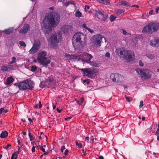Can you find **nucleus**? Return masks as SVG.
<instances>
[{"label":"nucleus","instance_id":"1","mask_svg":"<svg viewBox=\"0 0 159 159\" xmlns=\"http://www.w3.org/2000/svg\"><path fill=\"white\" fill-rule=\"evenodd\" d=\"M60 19V15L58 13H51L46 16L43 22V29L45 34H49L52 28L58 25Z\"/></svg>","mask_w":159,"mask_h":159},{"label":"nucleus","instance_id":"2","mask_svg":"<svg viewBox=\"0 0 159 159\" xmlns=\"http://www.w3.org/2000/svg\"><path fill=\"white\" fill-rule=\"evenodd\" d=\"M65 56L70 60H75L77 61L81 60L84 63L85 62L90 64H91L90 60L93 58L92 56L88 53H84L79 55H72L66 53Z\"/></svg>","mask_w":159,"mask_h":159},{"label":"nucleus","instance_id":"3","mask_svg":"<svg viewBox=\"0 0 159 159\" xmlns=\"http://www.w3.org/2000/svg\"><path fill=\"white\" fill-rule=\"evenodd\" d=\"M159 27L158 23H150L143 28L142 32L143 34H150L157 31L159 29Z\"/></svg>","mask_w":159,"mask_h":159},{"label":"nucleus","instance_id":"4","mask_svg":"<svg viewBox=\"0 0 159 159\" xmlns=\"http://www.w3.org/2000/svg\"><path fill=\"white\" fill-rule=\"evenodd\" d=\"M83 37V34L80 32L76 33L74 34L73 37L72 43L74 47L80 49L83 48L82 42L81 39Z\"/></svg>","mask_w":159,"mask_h":159},{"label":"nucleus","instance_id":"5","mask_svg":"<svg viewBox=\"0 0 159 159\" xmlns=\"http://www.w3.org/2000/svg\"><path fill=\"white\" fill-rule=\"evenodd\" d=\"M83 75L91 79L96 76L98 72V69L93 68H85L80 69Z\"/></svg>","mask_w":159,"mask_h":159},{"label":"nucleus","instance_id":"6","mask_svg":"<svg viewBox=\"0 0 159 159\" xmlns=\"http://www.w3.org/2000/svg\"><path fill=\"white\" fill-rule=\"evenodd\" d=\"M46 55L45 52H42L38 54L37 59L39 63L43 66L47 67L48 64L50 63L51 60L46 57Z\"/></svg>","mask_w":159,"mask_h":159},{"label":"nucleus","instance_id":"7","mask_svg":"<svg viewBox=\"0 0 159 159\" xmlns=\"http://www.w3.org/2000/svg\"><path fill=\"white\" fill-rule=\"evenodd\" d=\"M61 33L59 32L52 34L48 42L51 45L54 47L61 41Z\"/></svg>","mask_w":159,"mask_h":159},{"label":"nucleus","instance_id":"8","mask_svg":"<svg viewBox=\"0 0 159 159\" xmlns=\"http://www.w3.org/2000/svg\"><path fill=\"white\" fill-rule=\"evenodd\" d=\"M135 70L140 75L141 78L145 79H148L150 78L152 75V72L148 69H141L137 68Z\"/></svg>","mask_w":159,"mask_h":159},{"label":"nucleus","instance_id":"9","mask_svg":"<svg viewBox=\"0 0 159 159\" xmlns=\"http://www.w3.org/2000/svg\"><path fill=\"white\" fill-rule=\"evenodd\" d=\"M33 88L34 84L31 80H27L20 83L19 89L20 90H32Z\"/></svg>","mask_w":159,"mask_h":159},{"label":"nucleus","instance_id":"10","mask_svg":"<svg viewBox=\"0 0 159 159\" xmlns=\"http://www.w3.org/2000/svg\"><path fill=\"white\" fill-rule=\"evenodd\" d=\"M103 37L100 34L94 35L93 38L92 43L96 47H99L101 46V43L102 41Z\"/></svg>","mask_w":159,"mask_h":159},{"label":"nucleus","instance_id":"11","mask_svg":"<svg viewBox=\"0 0 159 159\" xmlns=\"http://www.w3.org/2000/svg\"><path fill=\"white\" fill-rule=\"evenodd\" d=\"M115 52L120 58H126L128 56V51L124 48H120L116 49Z\"/></svg>","mask_w":159,"mask_h":159},{"label":"nucleus","instance_id":"12","mask_svg":"<svg viewBox=\"0 0 159 159\" xmlns=\"http://www.w3.org/2000/svg\"><path fill=\"white\" fill-rule=\"evenodd\" d=\"M40 43L39 41H35L33 45L29 52L30 54H34L37 52L39 49Z\"/></svg>","mask_w":159,"mask_h":159},{"label":"nucleus","instance_id":"13","mask_svg":"<svg viewBox=\"0 0 159 159\" xmlns=\"http://www.w3.org/2000/svg\"><path fill=\"white\" fill-rule=\"evenodd\" d=\"M98 15L102 16V18L101 19L102 21H105L107 20V14L103 11H100L99 10H95V16L98 17V18H100L98 16Z\"/></svg>","mask_w":159,"mask_h":159},{"label":"nucleus","instance_id":"14","mask_svg":"<svg viewBox=\"0 0 159 159\" xmlns=\"http://www.w3.org/2000/svg\"><path fill=\"white\" fill-rule=\"evenodd\" d=\"M61 31L65 34H68L71 32L73 30V27L70 25H66L61 27Z\"/></svg>","mask_w":159,"mask_h":159},{"label":"nucleus","instance_id":"15","mask_svg":"<svg viewBox=\"0 0 159 159\" xmlns=\"http://www.w3.org/2000/svg\"><path fill=\"white\" fill-rule=\"evenodd\" d=\"M55 83V81L52 78H48L46 80L44 83L45 85L48 87H50L51 86H54Z\"/></svg>","mask_w":159,"mask_h":159},{"label":"nucleus","instance_id":"16","mask_svg":"<svg viewBox=\"0 0 159 159\" xmlns=\"http://www.w3.org/2000/svg\"><path fill=\"white\" fill-rule=\"evenodd\" d=\"M30 29V27L29 25L26 24L24 25L23 27L19 30V32L20 33L25 34Z\"/></svg>","mask_w":159,"mask_h":159},{"label":"nucleus","instance_id":"17","mask_svg":"<svg viewBox=\"0 0 159 159\" xmlns=\"http://www.w3.org/2000/svg\"><path fill=\"white\" fill-rule=\"evenodd\" d=\"M128 56H127L126 58H124L128 61H130L133 60L134 58V53L132 51H129L128 52Z\"/></svg>","mask_w":159,"mask_h":159},{"label":"nucleus","instance_id":"18","mask_svg":"<svg viewBox=\"0 0 159 159\" xmlns=\"http://www.w3.org/2000/svg\"><path fill=\"white\" fill-rule=\"evenodd\" d=\"M150 44L153 47H159V38H154L150 42Z\"/></svg>","mask_w":159,"mask_h":159},{"label":"nucleus","instance_id":"19","mask_svg":"<svg viewBox=\"0 0 159 159\" xmlns=\"http://www.w3.org/2000/svg\"><path fill=\"white\" fill-rule=\"evenodd\" d=\"M14 80V79L12 76H10L7 78L6 82V84L7 85L10 84Z\"/></svg>","mask_w":159,"mask_h":159},{"label":"nucleus","instance_id":"20","mask_svg":"<svg viewBox=\"0 0 159 159\" xmlns=\"http://www.w3.org/2000/svg\"><path fill=\"white\" fill-rule=\"evenodd\" d=\"M13 30V29L9 28L7 29H6L3 31L4 34H9L12 32Z\"/></svg>","mask_w":159,"mask_h":159},{"label":"nucleus","instance_id":"21","mask_svg":"<svg viewBox=\"0 0 159 159\" xmlns=\"http://www.w3.org/2000/svg\"><path fill=\"white\" fill-rule=\"evenodd\" d=\"M100 3L102 4L107 5L110 3L109 0H98Z\"/></svg>","mask_w":159,"mask_h":159},{"label":"nucleus","instance_id":"22","mask_svg":"<svg viewBox=\"0 0 159 159\" xmlns=\"http://www.w3.org/2000/svg\"><path fill=\"white\" fill-rule=\"evenodd\" d=\"M8 133L6 131L2 132L0 134V137L2 138H5L8 135Z\"/></svg>","mask_w":159,"mask_h":159},{"label":"nucleus","instance_id":"23","mask_svg":"<svg viewBox=\"0 0 159 159\" xmlns=\"http://www.w3.org/2000/svg\"><path fill=\"white\" fill-rule=\"evenodd\" d=\"M116 13L118 15H120L124 12V10L120 9H116L115 10Z\"/></svg>","mask_w":159,"mask_h":159},{"label":"nucleus","instance_id":"24","mask_svg":"<svg viewBox=\"0 0 159 159\" xmlns=\"http://www.w3.org/2000/svg\"><path fill=\"white\" fill-rule=\"evenodd\" d=\"M117 76V75H115L114 74H111L110 77L113 81L115 82L116 81V77Z\"/></svg>","mask_w":159,"mask_h":159},{"label":"nucleus","instance_id":"25","mask_svg":"<svg viewBox=\"0 0 159 159\" xmlns=\"http://www.w3.org/2000/svg\"><path fill=\"white\" fill-rule=\"evenodd\" d=\"M1 70L3 71H6L8 70L7 66H2L1 67Z\"/></svg>","mask_w":159,"mask_h":159},{"label":"nucleus","instance_id":"26","mask_svg":"<svg viewBox=\"0 0 159 159\" xmlns=\"http://www.w3.org/2000/svg\"><path fill=\"white\" fill-rule=\"evenodd\" d=\"M75 16L76 17L79 18L81 16L82 14L80 11H77L75 13Z\"/></svg>","mask_w":159,"mask_h":159},{"label":"nucleus","instance_id":"27","mask_svg":"<svg viewBox=\"0 0 159 159\" xmlns=\"http://www.w3.org/2000/svg\"><path fill=\"white\" fill-rule=\"evenodd\" d=\"M37 66H33L31 67L30 70L32 72H34L37 70Z\"/></svg>","mask_w":159,"mask_h":159},{"label":"nucleus","instance_id":"28","mask_svg":"<svg viewBox=\"0 0 159 159\" xmlns=\"http://www.w3.org/2000/svg\"><path fill=\"white\" fill-rule=\"evenodd\" d=\"M74 3H75V2L74 1H68V2H66V3H65L64 4V5H65L66 6H67L69 4L74 5Z\"/></svg>","mask_w":159,"mask_h":159},{"label":"nucleus","instance_id":"29","mask_svg":"<svg viewBox=\"0 0 159 159\" xmlns=\"http://www.w3.org/2000/svg\"><path fill=\"white\" fill-rule=\"evenodd\" d=\"M121 4L123 6H128V3L125 1H121Z\"/></svg>","mask_w":159,"mask_h":159},{"label":"nucleus","instance_id":"30","mask_svg":"<svg viewBox=\"0 0 159 159\" xmlns=\"http://www.w3.org/2000/svg\"><path fill=\"white\" fill-rule=\"evenodd\" d=\"M116 18V17L114 16L113 15H111L110 17V20L111 22H113Z\"/></svg>","mask_w":159,"mask_h":159},{"label":"nucleus","instance_id":"31","mask_svg":"<svg viewBox=\"0 0 159 159\" xmlns=\"http://www.w3.org/2000/svg\"><path fill=\"white\" fill-rule=\"evenodd\" d=\"M12 61H11L9 63V64L11 65L13 63H15L16 60V58L15 57H13L12 58Z\"/></svg>","mask_w":159,"mask_h":159},{"label":"nucleus","instance_id":"32","mask_svg":"<svg viewBox=\"0 0 159 159\" xmlns=\"http://www.w3.org/2000/svg\"><path fill=\"white\" fill-rule=\"evenodd\" d=\"M20 45L21 46H24L25 47L26 46V45L24 42L23 41H20L19 42Z\"/></svg>","mask_w":159,"mask_h":159},{"label":"nucleus","instance_id":"33","mask_svg":"<svg viewBox=\"0 0 159 159\" xmlns=\"http://www.w3.org/2000/svg\"><path fill=\"white\" fill-rule=\"evenodd\" d=\"M28 135L30 138V141H33L34 139V136H32L30 132H29L28 133Z\"/></svg>","mask_w":159,"mask_h":159},{"label":"nucleus","instance_id":"34","mask_svg":"<svg viewBox=\"0 0 159 159\" xmlns=\"http://www.w3.org/2000/svg\"><path fill=\"white\" fill-rule=\"evenodd\" d=\"M75 144L76 146H78L79 148H82V145L81 143H78V142L77 141H76Z\"/></svg>","mask_w":159,"mask_h":159},{"label":"nucleus","instance_id":"35","mask_svg":"<svg viewBox=\"0 0 159 159\" xmlns=\"http://www.w3.org/2000/svg\"><path fill=\"white\" fill-rule=\"evenodd\" d=\"M147 57L151 59H153L154 57L153 55L152 54H148L147 55Z\"/></svg>","mask_w":159,"mask_h":159},{"label":"nucleus","instance_id":"36","mask_svg":"<svg viewBox=\"0 0 159 159\" xmlns=\"http://www.w3.org/2000/svg\"><path fill=\"white\" fill-rule=\"evenodd\" d=\"M83 82L84 83H86L87 84H89L90 83V80L88 79L84 80Z\"/></svg>","mask_w":159,"mask_h":159},{"label":"nucleus","instance_id":"37","mask_svg":"<svg viewBox=\"0 0 159 159\" xmlns=\"http://www.w3.org/2000/svg\"><path fill=\"white\" fill-rule=\"evenodd\" d=\"M11 146V145L10 144H8L7 146L4 145L3 146V148L5 149H7L8 148Z\"/></svg>","mask_w":159,"mask_h":159},{"label":"nucleus","instance_id":"38","mask_svg":"<svg viewBox=\"0 0 159 159\" xmlns=\"http://www.w3.org/2000/svg\"><path fill=\"white\" fill-rule=\"evenodd\" d=\"M90 7L88 5H85L84 7V10L85 12H87V10L89 9Z\"/></svg>","mask_w":159,"mask_h":159},{"label":"nucleus","instance_id":"39","mask_svg":"<svg viewBox=\"0 0 159 159\" xmlns=\"http://www.w3.org/2000/svg\"><path fill=\"white\" fill-rule=\"evenodd\" d=\"M7 66V68H8V70H11L12 69L13 66L12 65H9Z\"/></svg>","mask_w":159,"mask_h":159},{"label":"nucleus","instance_id":"40","mask_svg":"<svg viewBox=\"0 0 159 159\" xmlns=\"http://www.w3.org/2000/svg\"><path fill=\"white\" fill-rule=\"evenodd\" d=\"M143 106V101H141L140 102L139 107L140 108L142 107Z\"/></svg>","mask_w":159,"mask_h":159},{"label":"nucleus","instance_id":"41","mask_svg":"<svg viewBox=\"0 0 159 159\" xmlns=\"http://www.w3.org/2000/svg\"><path fill=\"white\" fill-rule=\"evenodd\" d=\"M20 152L19 151H17L16 152H14L13 154H14V155H15V156H17V155Z\"/></svg>","mask_w":159,"mask_h":159},{"label":"nucleus","instance_id":"42","mask_svg":"<svg viewBox=\"0 0 159 159\" xmlns=\"http://www.w3.org/2000/svg\"><path fill=\"white\" fill-rule=\"evenodd\" d=\"M105 56V57H110V53L108 52H107L106 53Z\"/></svg>","mask_w":159,"mask_h":159},{"label":"nucleus","instance_id":"43","mask_svg":"<svg viewBox=\"0 0 159 159\" xmlns=\"http://www.w3.org/2000/svg\"><path fill=\"white\" fill-rule=\"evenodd\" d=\"M87 30H88V31L91 34L93 33L94 32V31L93 30H92L91 29L89 28H87Z\"/></svg>","mask_w":159,"mask_h":159},{"label":"nucleus","instance_id":"44","mask_svg":"<svg viewBox=\"0 0 159 159\" xmlns=\"http://www.w3.org/2000/svg\"><path fill=\"white\" fill-rule=\"evenodd\" d=\"M17 158V156H15L14 154L12 155L11 159H16Z\"/></svg>","mask_w":159,"mask_h":159},{"label":"nucleus","instance_id":"45","mask_svg":"<svg viewBox=\"0 0 159 159\" xmlns=\"http://www.w3.org/2000/svg\"><path fill=\"white\" fill-rule=\"evenodd\" d=\"M66 148L63 145L61 147V152H63L64 150Z\"/></svg>","mask_w":159,"mask_h":159},{"label":"nucleus","instance_id":"46","mask_svg":"<svg viewBox=\"0 0 159 159\" xmlns=\"http://www.w3.org/2000/svg\"><path fill=\"white\" fill-rule=\"evenodd\" d=\"M68 152H69L68 150L67 149H66L65 151V152H64V155L65 156H66L67 155H68Z\"/></svg>","mask_w":159,"mask_h":159},{"label":"nucleus","instance_id":"47","mask_svg":"<svg viewBox=\"0 0 159 159\" xmlns=\"http://www.w3.org/2000/svg\"><path fill=\"white\" fill-rule=\"evenodd\" d=\"M125 98H126V100L128 102H129L130 101V99H129V97H127L126 95L125 96Z\"/></svg>","mask_w":159,"mask_h":159},{"label":"nucleus","instance_id":"48","mask_svg":"<svg viewBox=\"0 0 159 159\" xmlns=\"http://www.w3.org/2000/svg\"><path fill=\"white\" fill-rule=\"evenodd\" d=\"M139 65L140 66H143V64L142 63L141 61L140 60L139 62Z\"/></svg>","mask_w":159,"mask_h":159},{"label":"nucleus","instance_id":"49","mask_svg":"<svg viewBox=\"0 0 159 159\" xmlns=\"http://www.w3.org/2000/svg\"><path fill=\"white\" fill-rule=\"evenodd\" d=\"M154 11L153 10H151L149 12V14L150 15H152Z\"/></svg>","mask_w":159,"mask_h":159},{"label":"nucleus","instance_id":"50","mask_svg":"<svg viewBox=\"0 0 159 159\" xmlns=\"http://www.w3.org/2000/svg\"><path fill=\"white\" fill-rule=\"evenodd\" d=\"M8 110H5V109L4 108V110H2V113H7L8 112Z\"/></svg>","mask_w":159,"mask_h":159},{"label":"nucleus","instance_id":"51","mask_svg":"<svg viewBox=\"0 0 159 159\" xmlns=\"http://www.w3.org/2000/svg\"><path fill=\"white\" fill-rule=\"evenodd\" d=\"M159 10V7H157L156 8V10H155L156 12L157 13H158V12Z\"/></svg>","mask_w":159,"mask_h":159},{"label":"nucleus","instance_id":"52","mask_svg":"<svg viewBox=\"0 0 159 159\" xmlns=\"http://www.w3.org/2000/svg\"><path fill=\"white\" fill-rule=\"evenodd\" d=\"M82 27L84 28L85 29H87V28H88V27H87L86 26V25L84 24H83L82 25Z\"/></svg>","mask_w":159,"mask_h":159},{"label":"nucleus","instance_id":"53","mask_svg":"<svg viewBox=\"0 0 159 159\" xmlns=\"http://www.w3.org/2000/svg\"><path fill=\"white\" fill-rule=\"evenodd\" d=\"M72 118V117L70 116L68 117L65 118L64 119L65 120H67L68 119H71Z\"/></svg>","mask_w":159,"mask_h":159},{"label":"nucleus","instance_id":"54","mask_svg":"<svg viewBox=\"0 0 159 159\" xmlns=\"http://www.w3.org/2000/svg\"><path fill=\"white\" fill-rule=\"evenodd\" d=\"M14 85L15 86H18V88H19V85H20V83H15L14 84Z\"/></svg>","mask_w":159,"mask_h":159},{"label":"nucleus","instance_id":"55","mask_svg":"<svg viewBox=\"0 0 159 159\" xmlns=\"http://www.w3.org/2000/svg\"><path fill=\"white\" fill-rule=\"evenodd\" d=\"M35 151V147L33 146L32 148V152H34Z\"/></svg>","mask_w":159,"mask_h":159},{"label":"nucleus","instance_id":"56","mask_svg":"<svg viewBox=\"0 0 159 159\" xmlns=\"http://www.w3.org/2000/svg\"><path fill=\"white\" fill-rule=\"evenodd\" d=\"M56 110H57V112L58 113L61 112V111H62L61 109H59L58 108H57Z\"/></svg>","mask_w":159,"mask_h":159},{"label":"nucleus","instance_id":"57","mask_svg":"<svg viewBox=\"0 0 159 159\" xmlns=\"http://www.w3.org/2000/svg\"><path fill=\"white\" fill-rule=\"evenodd\" d=\"M122 31H123V34L124 35L126 34L127 33V32H126V31L124 30H122Z\"/></svg>","mask_w":159,"mask_h":159},{"label":"nucleus","instance_id":"58","mask_svg":"<svg viewBox=\"0 0 159 159\" xmlns=\"http://www.w3.org/2000/svg\"><path fill=\"white\" fill-rule=\"evenodd\" d=\"M93 66H95V67H98L99 66V65L96 63H94V64H93Z\"/></svg>","mask_w":159,"mask_h":159},{"label":"nucleus","instance_id":"59","mask_svg":"<svg viewBox=\"0 0 159 159\" xmlns=\"http://www.w3.org/2000/svg\"><path fill=\"white\" fill-rule=\"evenodd\" d=\"M42 107V105L41 104V102L40 101H39V108H41Z\"/></svg>","mask_w":159,"mask_h":159},{"label":"nucleus","instance_id":"60","mask_svg":"<svg viewBox=\"0 0 159 159\" xmlns=\"http://www.w3.org/2000/svg\"><path fill=\"white\" fill-rule=\"evenodd\" d=\"M4 110V108L2 107L0 109V114L2 113V111Z\"/></svg>","mask_w":159,"mask_h":159},{"label":"nucleus","instance_id":"61","mask_svg":"<svg viewBox=\"0 0 159 159\" xmlns=\"http://www.w3.org/2000/svg\"><path fill=\"white\" fill-rule=\"evenodd\" d=\"M41 150L43 152H45V150L44 148L43 147H42L41 148Z\"/></svg>","mask_w":159,"mask_h":159},{"label":"nucleus","instance_id":"62","mask_svg":"<svg viewBox=\"0 0 159 159\" xmlns=\"http://www.w3.org/2000/svg\"><path fill=\"white\" fill-rule=\"evenodd\" d=\"M28 120L29 121V122H30V123L33 122L32 120V119L30 118H29L28 119Z\"/></svg>","mask_w":159,"mask_h":159},{"label":"nucleus","instance_id":"63","mask_svg":"<svg viewBox=\"0 0 159 159\" xmlns=\"http://www.w3.org/2000/svg\"><path fill=\"white\" fill-rule=\"evenodd\" d=\"M98 158L99 159H104V158L102 156H99Z\"/></svg>","mask_w":159,"mask_h":159},{"label":"nucleus","instance_id":"64","mask_svg":"<svg viewBox=\"0 0 159 159\" xmlns=\"http://www.w3.org/2000/svg\"><path fill=\"white\" fill-rule=\"evenodd\" d=\"M34 107L35 108H37L38 107V104H35Z\"/></svg>","mask_w":159,"mask_h":159}]
</instances>
